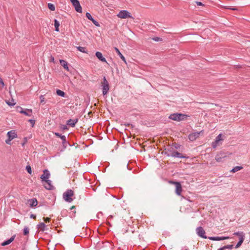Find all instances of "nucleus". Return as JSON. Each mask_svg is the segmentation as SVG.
Wrapping results in <instances>:
<instances>
[{"instance_id": "f257e3e1", "label": "nucleus", "mask_w": 250, "mask_h": 250, "mask_svg": "<svg viewBox=\"0 0 250 250\" xmlns=\"http://www.w3.org/2000/svg\"><path fill=\"white\" fill-rule=\"evenodd\" d=\"M188 115L182 113H173L169 115V118L175 121H181L186 120Z\"/></svg>"}, {"instance_id": "f03ea898", "label": "nucleus", "mask_w": 250, "mask_h": 250, "mask_svg": "<svg viewBox=\"0 0 250 250\" xmlns=\"http://www.w3.org/2000/svg\"><path fill=\"white\" fill-rule=\"evenodd\" d=\"M74 191L71 189H68L63 193V199L68 203L72 202L74 199Z\"/></svg>"}, {"instance_id": "7ed1b4c3", "label": "nucleus", "mask_w": 250, "mask_h": 250, "mask_svg": "<svg viewBox=\"0 0 250 250\" xmlns=\"http://www.w3.org/2000/svg\"><path fill=\"white\" fill-rule=\"evenodd\" d=\"M7 136L8 137V139L5 140V143L8 145L11 144V141L13 139L17 137V134L16 131L14 130L8 131L7 133Z\"/></svg>"}, {"instance_id": "20e7f679", "label": "nucleus", "mask_w": 250, "mask_h": 250, "mask_svg": "<svg viewBox=\"0 0 250 250\" xmlns=\"http://www.w3.org/2000/svg\"><path fill=\"white\" fill-rule=\"evenodd\" d=\"M102 92L104 96L106 95L109 89V83L105 77L103 78V81L102 83Z\"/></svg>"}, {"instance_id": "39448f33", "label": "nucleus", "mask_w": 250, "mask_h": 250, "mask_svg": "<svg viewBox=\"0 0 250 250\" xmlns=\"http://www.w3.org/2000/svg\"><path fill=\"white\" fill-rule=\"evenodd\" d=\"M117 16L120 19L131 18L133 19L130 13L128 11L125 10H121Z\"/></svg>"}, {"instance_id": "423d86ee", "label": "nucleus", "mask_w": 250, "mask_h": 250, "mask_svg": "<svg viewBox=\"0 0 250 250\" xmlns=\"http://www.w3.org/2000/svg\"><path fill=\"white\" fill-rule=\"evenodd\" d=\"M196 232L198 236L206 239L207 238V236L206 235V232L203 227H199L196 229Z\"/></svg>"}, {"instance_id": "0eeeda50", "label": "nucleus", "mask_w": 250, "mask_h": 250, "mask_svg": "<svg viewBox=\"0 0 250 250\" xmlns=\"http://www.w3.org/2000/svg\"><path fill=\"white\" fill-rule=\"evenodd\" d=\"M17 108L20 109V110L19 111L20 113L29 117L31 116L32 115V109H23L21 106H18Z\"/></svg>"}, {"instance_id": "6e6552de", "label": "nucleus", "mask_w": 250, "mask_h": 250, "mask_svg": "<svg viewBox=\"0 0 250 250\" xmlns=\"http://www.w3.org/2000/svg\"><path fill=\"white\" fill-rule=\"evenodd\" d=\"M73 5L75 7V10L78 12L81 13L82 12L83 9L82 7L81 6L80 2L78 0H74L73 1H72Z\"/></svg>"}, {"instance_id": "1a4fd4ad", "label": "nucleus", "mask_w": 250, "mask_h": 250, "mask_svg": "<svg viewBox=\"0 0 250 250\" xmlns=\"http://www.w3.org/2000/svg\"><path fill=\"white\" fill-rule=\"evenodd\" d=\"M170 183L174 184L176 186L175 192L178 195H180L182 191V186L181 184L178 182L170 181Z\"/></svg>"}, {"instance_id": "9d476101", "label": "nucleus", "mask_w": 250, "mask_h": 250, "mask_svg": "<svg viewBox=\"0 0 250 250\" xmlns=\"http://www.w3.org/2000/svg\"><path fill=\"white\" fill-rule=\"evenodd\" d=\"M223 140L222 138V134H219L215 138V140L211 144V146L213 148H216L218 145H220L219 142Z\"/></svg>"}, {"instance_id": "9b49d317", "label": "nucleus", "mask_w": 250, "mask_h": 250, "mask_svg": "<svg viewBox=\"0 0 250 250\" xmlns=\"http://www.w3.org/2000/svg\"><path fill=\"white\" fill-rule=\"evenodd\" d=\"M203 131H201L200 132H194L188 135V139L191 141H195L197 138L199 137V135L201 133H203Z\"/></svg>"}, {"instance_id": "f8f14e48", "label": "nucleus", "mask_w": 250, "mask_h": 250, "mask_svg": "<svg viewBox=\"0 0 250 250\" xmlns=\"http://www.w3.org/2000/svg\"><path fill=\"white\" fill-rule=\"evenodd\" d=\"M26 204L28 205L30 208L36 207L38 205V201L36 198H32L27 200Z\"/></svg>"}, {"instance_id": "ddd939ff", "label": "nucleus", "mask_w": 250, "mask_h": 250, "mask_svg": "<svg viewBox=\"0 0 250 250\" xmlns=\"http://www.w3.org/2000/svg\"><path fill=\"white\" fill-rule=\"evenodd\" d=\"M45 184H43L44 188L47 190H53L54 187L52 185V181L49 179L44 181Z\"/></svg>"}, {"instance_id": "4468645a", "label": "nucleus", "mask_w": 250, "mask_h": 250, "mask_svg": "<svg viewBox=\"0 0 250 250\" xmlns=\"http://www.w3.org/2000/svg\"><path fill=\"white\" fill-rule=\"evenodd\" d=\"M43 174H42L41 176V179H42V181L49 179V178L50 177V172L47 169H44L43 170Z\"/></svg>"}, {"instance_id": "2eb2a0df", "label": "nucleus", "mask_w": 250, "mask_h": 250, "mask_svg": "<svg viewBox=\"0 0 250 250\" xmlns=\"http://www.w3.org/2000/svg\"><path fill=\"white\" fill-rule=\"evenodd\" d=\"M208 238L209 240L213 241H220L229 239L228 236H223V237H208Z\"/></svg>"}, {"instance_id": "dca6fc26", "label": "nucleus", "mask_w": 250, "mask_h": 250, "mask_svg": "<svg viewBox=\"0 0 250 250\" xmlns=\"http://www.w3.org/2000/svg\"><path fill=\"white\" fill-rule=\"evenodd\" d=\"M96 56L97 58L102 62L107 63L106 59L103 56V55L100 52H96L95 53Z\"/></svg>"}, {"instance_id": "f3484780", "label": "nucleus", "mask_w": 250, "mask_h": 250, "mask_svg": "<svg viewBox=\"0 0 250 250\" xmlns=\"http://www.w3.org/2000/svg\"><path fill=\"white\" fill-rule=\"evenodd\" d=\"M15 236H16V235H14L10 239H9L8 240H7L1 243V246H6V245H9V244H10L12 242H13L14 241V239L15 238Z\"/></svg>"}, {"instance_id": "a211bd4d", "label": "nucleus", "mask_w": 250, "mask_h": 250, "mask_svg": "<svg viewBox=\"0 0 250 250\" xmlns=\"http://www.w3.org/2000/svg\"><path fill=\"white\" fill-rule=\"evenodd\" d=\"M78 121V119L74 120L69 119L67 121V124L71 127H74Z\"/></svg>"}, {"instance_id": "6ab92c4d", "label": "nucleus", "mask_w": 250, "mask_h": 250, "mask_svg": "<svg viewBox=\"0 0 250 250\" xmlns=\"http://www.w3.org/2000/svg\"><path fill=\"white\" fill-rule=\"evenodd\" d=\"M171 156L175 158H186L185 156H184L181 153L177 152L174 151L172 153Z\"/></svg>"}, {"instance_id": "aec40b11", "label": "nucleus", "mask_w": 250, "mask_h": 250, "mask_svg": "<svg viewBox=\"0 0 250 250\" xmlns=\"http://www.w3.org/2000/svg\"><path fill=\"white\" fill-rule=\"evenodd\" d=\"M60 62L65 69H66L68 71H69V69L68 66V63L66 61L63 60H60Z\"/></svg>"}, {"instance_id": "412c9836", "label": "nucleus", "mask_w": 250, "mask_h": 250, "mask_svg": "<svg viewBox=\"0 0 250 250\" xmlns=\"http://www.w3.org/2000/svg\"><path fill=\"white\" fill-rule=\"evenodd\" d=\"M37 228L40 230L43 231L46 229V225L44 223H40L37 225Z\"/></svg>"}, {"instance_id": "4be33fe9", "label": "nucleus", "mask_w": 250, "mask_h": 250, "mask_svg": "<svg viewBox=\"0 0 250 250\" xmlns=\"http://www.w3.org/2000/svg\"><path fill=\"white\" fill-rule=\"evenodd\" d=\"M115 50L116 51V52H117V53L118 54V55L120 56V57L121 58V59L125 62V63H126V61H125V57L122 55V54L121 53V52L120 51V50H119V49L117 47H115Z\"/></svg>"}, {"instance_id": "5701e85b", "label": "nucleus", "mask_w": 250, "mask_h": 250, "mask_svg": "<svg viewBox=\"0 0 250 250\" xmlns=\"http://www.w3.org/2000/svg\"><path fill=\"white\" fill-rule=\"evenodd\" d=\"M243 167L242 166H236L234 167L230 171L232 173H235L239 170H240L243 169Z\"/></svg>"}, {"instance_id": "b1692460", "label": "nucleus", "mask_w": 250, "mask_h": 250, "mask_svg": "<svg viewBox=\"0 0 250 250\" xmlns=\"http://www.w3.org/2000/svg\"><path fill=\"white\" fill-rule=\"evenodd\" d=\"M54 26L55 31L58 32L59 31L60 22L56 19L54 20Z\"/></svg>"}, {"instance_id": "393cba45", "label": "nucleus", "mask_w": 250, "mask_h": 250, "mask_svg": "<svg viewBox=\"0 0 250 250\" xmlns=\"http://www.w3.org/2000/svg\"><path fill=\"white\" fill-rule=\"evenodd\" d=\"M225 157L226 156L225 155L220 156V155L217 154L215 157V160L218 162H221L222 161V159Z\"/></svg>"}, {"instance_id": "a878e982", "label": "nucleus", "mask_w": 250, "mask_h": 250, "mask_svg": "<svg viewBox=\"0 0 250 250\" xmlns=\"http://www.w3.org/2000/svg\"><path fill=\"white\" fill-rule=\"evenodd\" d=\"M234 235H237V236H239L240 238H245V234L244 233H243V232H240V231H238V232H235L233 234Z\"/></svg>"}, {"instance_id": "bb28decb", "label": "nucleus", "mask_w": 250, "mask_h": 250, "mask_svg": "<svg viewBox=\"0 0 250 250\" xmlns=\"http://www.w3.org/2000/svg\"><path fill=\"white\" fill-rule=\"evenodd\" d=\"M244 239L245 238L243 237L240 238L239 242L235 246V248H238L239 247H240L241 246L242 244L243 243V241H244Z\"/></svg>"}, {"instance_id": "cd10ccee", "label": "nucleus", "mask_w": 250, "mask_h": 250, "mask_svg": "<svg viewBox=\"0 0 250 250\" xmlns=\"http://www.w3.org/2000/svg\"><path fill=\"white\" fill-rule=\"evenodd\" d=\"M56 93L58 95H59L60 96H61L62 97H64L65 96V93L63 91H62L60 89L57 90Z\"/></svg>"}, {"instance_id": "c85d7f7f", "label": "nucleus", "mask_w": 250, "mask_h": 250, "mask_svg": "<svg viewBox=\"0 0 250 250\" xmlns=\"http://www.w3.org/2000/svg\"><path fill=\"white\" fill-rule=\"evenodd\" d=\"M233 246L232 245H228L225 246L222 248H220V249H222V250H225L226 249H232L233 248Z\"/></svg>"}, {"instance_id": "c756f323", "label": "nucleus", "mask_w": 250, "mask_h": 250, "mask_svg": "<svg viewBox=\"0 0 250 250\" xmlns=\"http://www.w3.org/2000/svg\"><path fill=\"white\" fill-rule=\"evenodd\" d=\"M77 49L81 52H83V53H87L86 51V49L85 47H82V46H78L77 47Z\"/></svg>"}, {"instance_id": "7c9ffc66", "label": "nucleus", "mask_w": 250, "mask_h": 250, "mask_svg": "<svg viewBox=\"0 0 250 250\" xmlns=\"http://www.w3.org/2000/svg\"><path fill=\"white\" fill-rule=\"evenodd\" d=\"M29 229L27 227H24V229H23V234L24 235H27L29 234Z\"/></svg>"}, {"instance_id": "2f4dec72", "label": "nucleus", "mask_w": 250, "mask_h": 250, "mask_svg": "<svg viewBox=\"0 0 250 250\" xmlns=\"http://www.w3.org/2000/svg\"><path fill=\"white\" fill-rule=\"evenodd\" d=\"M48 7L51 11H54L55 10V6L54 5V4H53L52 3H48Z\"/></svg>"}, {"instance_id": "473e14b6", "label": "nucleus", "mask_w": 250, "mask_h": 250, "mask_svg": "<svg viewBox=\"0 0 250 250\" xmlns=\"http://www.w3.org/2000/svg\"><path fill=\"white\" fill-rule=\"evenodd\" d=\"M61 139L62 140V143L63 145H64L65 144H66L67 143L66 137L64 135H63L62 136Z\"/></svg>"}, {"instance_id": "72a5a7b5", "label": "nucleus", "mask_w": 250, "mask_h": 250, "mask_svg": "<svg viewBox=\"0 0 250 250\" xmlns=\"http://www.w3.org/2000/svg\"><path fill=\"white\" fill-rule=\"evenodd\" d=\"M85 16H86V17L90 21H92V20L93 19V18H92V17L91 16V14L88 13V12H87L85 14Z\"/></svg>"}, {"instance_id": "f704fd0d", "label": "nucleus", "mask_w": 250, "mask_h": 250, "mask_svg": "<svg viewBox=\"0 0 250 250\" xmlns=\"http://www.w3.org/2000/svg\"><path fill=\"white\" fill-rule=\"evenodd\" d=\"M26 169L27 170V172L29 174H31V173H32V169H31V167H30V166L27 165L26 167Z\"/></svg>"}, {"instance_id": "c9c22d12", "label": "nucleus", "mask_w": 250, "mask_h": 250, "mask_svg": "<svg viewBox=\"0 0 250 250\" xmlns=\"http://www.w3.org/2000/svg\"><path fill=\"white\" fill-rule=\"evenodd\" d=\"M97 27H99L100 25V24L99 23V22L98 21H97L96 20H95L94 19L92 20L91 21Z\"/></svg>"}, {"instance_id": "e433bc0d", "label": "nucleus", "mask_w": 250, "mask_h": 250, "mask_svg": "<svg viewBox=\"0 0 250 250\" xmlns=\"http://www.w3.org/2000/svg\"><path fill=\"white\" fill-rule=\"evenodd\" d=\"M97 27H99L100 25V24L99 23V22L98 21H97L96 20H95L94 19L92 20L91 21Z\"/></svg>"}, {"instance_id": "4c0bfd02", "label": "nucleus", "mask_w": 250, "mask_h": 250, "mask_svg": "<svg viewBox=\"0 0 250 250\" xmlns=\"http://www.w3.org/2000/svg\"><path fill=\"white\" fill-rule=\"evenodd\" d=\"M97 27H99L100 25V24L99 23V22L98 21H97L96 20H95L94 19L92 20L91 21Z\"/></svg>"}, {"instance_id": "58836bf2", "label": "nucleus", "mask_w": 250, "mask_h": 250, "mask_svg": "<svg viewBox=\"0 0 250 250\" xmlns=\"http://www.w3.org/2000/svg\"><path fill=\"white\" fill-rule=\"evenodd\" d=\"M225 8L226 9H230V10H234V11H237L238 10V9L237 8H236L235 7H226Z\"/></svg>"}, {"instance_id": "ea45409f", "label": "nucleus", "mask_w": 250, "mask_h": 250, "mask_svg": "<svg viewBox=\"0 0 250 250\" xmlns=\"http://www.w3.org/2000/svg\"><path fill=\"white\" fill-rule=\"evenodd\" d=\"M40 99L41 100V103H44L45 98H44V97L43 95H41L40 96Z\"/></svg>"}, {"instance_id": "a19ab883", "label": "nucleus", "mask_w": 250, "mask_h": 250, "mask_svg": "<svg viewBox=\"0 0 250 250\" xmlns=\"http://www.w3.org/2000/svg\"><path fill=\"white\" fill-rule=\"evenodd\" d=\"M29 122H30L32 125V127H33L34 126L35 121L33 119H30L29 120Z\"/></svg>"}, {"instance_id": "79ce46f5", "label": "nucleus", "mask_w": 250, "mask_h": 250, "mask_svg": "<svg viewBox=\"0 0 250 250\" xmlns=\"http://www.w3.org/2000/svg\"><path fill=\"white\" fill-rule=\"evenodd\" d=\"M0 86L1 87H3L4 86V82L1 78H0Z\"/></svg>"}, {"instance_id": "37998d69", "label": "nucleus", "mask_w": 250, "mask_h": 250, "mask_svg": "<svg viewBox=\"0 0 250 250\" xmlns=\"http://www.w3.org/2000/svg\"><path fill=\"white\" fill-rule=\"evenodd\" d=\"M6 103L9 106H13L16 104L15 103H11V102H7Z\"/></svg>"}, {"instance_id": "c03bdc74", "label": "nucleus", "mask_w": 250, "mask_h": 250, "mask_svg": "<svg viewBox=\"0 0 250 250\" xmlns=\"http://www.w3.org/2000/svg\"><path fill=\"white\" fill-rule=\"evenodd\" d=\"M54 134H55L56 136H57V137H59V138H61V137L63 136L62 135L60 134V133H58V132H55V133H54Z\"/></svg>"}, {"instance_id": "a18cd8bd", "label": "nucleus", "mask_w": 250, "mask_h": 250, "mask_svg": "<svg viewBox=\"0 0 250 250\" xmlns=\"http://www.w3.org/2000/svg\"><path fill=\"white\" fill-rule=\"evenodd\" d=\"M30 218H31L35 219V218H36V215H35V214H31L30 215Z\"/></svg>"}, {"instance_id": "49530a36", "label": "nucleus", "mask_w": 250, "mask_h": 250, "mask_svg": "<svg viewBox=\"0 0 250 250\" xmlns=\"http://www.w3.org/2000/svg\"><path fill=\"white\" fill-rule=\"evenodd\" d=\"M44 221H45V222H49V220H50V218H48V217H47V218H44Z\"/></svg>"}, {"instance_id": "de8ad7c7", "label": "nucleus", "mask_w": 250, "mask_h": 250, "mask_svg": "<svg viewBox=\"0 0 250 250\" xmlns=\"http://www.w3.org/2000/svg\"><path fill=\"white\" fill-rule=\"evenodd\" d=\"M196 3L198 5H203V3L201 2H199V1H197L196 2Z\"/></svg>"}, {"instance_id": "09e8293b", "label": "nucleus", "mask_w": 250, "mask_h": 250, "mask_svg": "<svg viewBox=\"0 0 250 250\" xmlns=\"http://www.w3.org/2000/svg\"><path fill=\"white\" fill-rule=\"evenodd\" d=\"M75 208V206H72V207L71 208V210H72V209H74V208Z\"/></svg>"}, {"instance_id": "8fccbe9b", "label": "nucleus", "mask_w": 250, "mask_h": 250, "mask_svg": "<svg viewBox=\"0 0 250 250\" xmlns=\"http://www.w3.org/2000/svg\"><path fill=\"white\" fill-rule=\"evenodd\" d=\"M154 40H155V41H158V38H155V39H153Z\"/></svg>"}, {"instance_id": "3c124183", "label": "nucleus", "mask_w": 250, "mask_h": 250, "mask_svg": "<svg viewBox=\"0 0 250 250\" xmlns=\"http://www.w3.org/2000/svg\"><path fill=\"white\" fill-rule=\"evenodd\" d=\"M51 61H53V62L54 61V58L53 57L51 58Z\"/></svg>"}, {"instance_id": "603ef678", "label": "nucleus", "mask_w": 250, "mask_h": 250, "mask_svg": "<svg viewBox=\"0 0 250 250\" xmlns=\"http://www.w3.org/2000/svg\"><path fill=\"white\" fill-rule=\"evenodd\" d=\"M71 2L73 1L74 0H70Z\"/></svg>"}, {"instance_id": "864d4df0", "label": "nucleus", "mask_w": 250, "mask_h": 250, "mask_svg": "<svg viewBox=\"0 0 250 250\" xmlns=\"http://www.w3.org/2000/svg\"><path fill=\"white\" fill-rule=\"evenodd\" d=\"M218 250H222V249H219Z\"/></svg>"}, {"instance_id": "5fc2aeb1", "label": "nucleus", "mask_w": 250, "mask_h": 250, "mask_svg": "<svg viewBox=\"0 0 250 250\" xmlns=\"http://www.w3.org/2000/svg\"><path fill=\"white\" fill-rule=\"evenodd\" d=\"M185 250H188V249H185Z\"/></svg>"}]
</instances>
